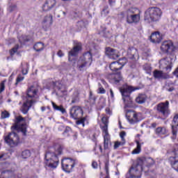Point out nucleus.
<instances>
[{"label":"nucleus","mask_w":178,"mask_h":178,"mask_svg":"<svg viewBox=\"0 0 178 178\" xmlns=\"http://www.w3.org/2000/svg\"><path fill=\"white\" fill-rule=\"evenodd\" d=\"M156 111L159 115L163 118H168L170 115V110L169 109V101L165 102H161L156 105Z\"/></svg>","instance_id":"9"},{"label":"nucleus","mask_w":178,"mask_h":178,"mask_svg":"<svg viewBox=\"0 0 178 178\" xmlns=\"http://www.w3.org/2000/svg\"><path fill=\"white\" fill-rule=\"evenodd\" d=\"M23 80H24V77L22 76H19L17 78V83H20V81H23Z\"/></svg>","instance_id":"57"},{"label":"nucleus","mask_w":178,"mask_h":178,"mask_svg":"<svg viewBox=\"0 0 178 178\" xmlns=\"http://www.w3.org/2000/svg\"><path fill=\"white\" fill-rule=\"evenodd\" d=\"M150 41L154 44H159L162 41V35L159 32H154L150 35Z\"/></svg>","instance_id":"24"},{"label":"nucleus","mask_w":178,"mask_h":178,"mask_svg":"<svg viewBox=\"0 0 178 178\" xmlns=\"http://www.w3.org/2000/svg\"><path fill=\"white\" fill-rule=\"evenodd\" d=\"M177 130H178V114L175 115L172 120V132L173 138H176V136H177Z\"/></svg>","instance_id":"22"},{"label":"nucleus","mask_w":178,"mask_h":178,"mask_svg":"<svg viewBox=\"0 0 178 178\" xmlns=\"http://www.w3.org/2000/svg\"><path fill=\"white\" fill-rule=\"evenodd\" d=\"M106 92V90L103 87H99L98 89V94H105Z\"/></svg>","instance_id":"53"},{"label":"nucleus","mask_w":178,"mask_h":178,"mask_svg":"<svg viewBox=\"0 0 178 178\" xmlns=\"http://www.w3.org/2000/svg\"><path fill=\"white\" fill-rule=\"evenodd\" d=\"M161 51H163V52H165V53L173 52L175 49L173 42H172L171 40H165L161 44Z\"/></svg>","instance_id":"13"},{"label":"nucleus","mask_w":178,"mask_h":178,"mask_svg":"<svg viewBox=\"0 0 178 178\" xmlns=\"http://www.w3.org/2000/svg\"><path fill=\"white\" fill-rule=\"evenodd\" d=\"M79 120H78L76 121V124H83V126H84V122H86V118H79Z\"/></svg>","instance_id":"49"},{"label":"nucleus","mask_w":178,"mask_h":178,"mask_svg":"<svg viewBox=\"0 0 178 178\" xmlns=\"http://www.w3.org/2000/svg\"><path fill=\"white\" fill-rule=\"evenodd\" d=\"M58 56H59V58H62V56H64L65 54H63V52L62 51V50H59L57 53Z\"/></svg>","instance_id":"58"},{"label":"nucleus","mask_w":178,"mask_h":178,"mask_svg":"<svg viewBox=\"0 0 178 178\" xmlns=\"http://www.w3.org/2000/svg\"><path fill=\"white\" fill-rule=\"evenodd\" d=\"M110 94L111 98H115V95H113V90L112 89H110Z\"/></svg>","instance_id":"60"},{"label":"nucleus","mask_w":178,"mask_h":178,"mask_svg":"<svg viewBox=\"0 0 178 178\" xmlns=\"http://www.w3.org/2000/svg\"><path fill=\"white\" fill-rule=\"evenodd\" d=\"M151 127H153V129H155L156 127V123L154 122L151 124Z\"/></svg>","instance_id":"64"},{"label":"nucleus","mask_w":178,"mask_h":178,"mask_svg":"<svg viewBox=\"0 0 178 178\" xmlns=\"http://www.w3.org/2000/svg\"><path fill=\"white\" fill-rule=\"evenodd\" d=\"M79 101H80V98L79 97V93H74L72 97L71 104H77L79 103Z\"/></svg>","instance_id":"36"},{"label":"nucleus","mask_w":178,"mask_h":178,"mask_svg":"<svg viewBox=\"0 0 178 178\" xmlns=\"http://www.w3.org/2000/svg\"><path fill=\"white\" fill-rule=\"evenodd\" d=\"M81 42L75 43L73 49L69 51V56H77L82 49Z\"/></svg>","instance_id":"19"},{"label":"nucleus","mask_w":178,"mask_h":178,"mask_svg":"<svg viewBox=\"0 0 178 178\" xmlns=\"http://www.w3.org/2000/svg\"><path fill=\"white\" fill-rule=\"evenodd\" d=\"M106 13H108V10H106V9H103V10L102 11V15H106Z\"/></svg>","instance_id":"62"},{"label":"nucleus","mask_w":178,"mask_h":178,"mask_svg":"<svg viewBox=\"0 0 178 178\" xmlns=\"http://www.w3.org/2000/svg\"><path fill=\"white\" fill-rule=\"evenodd\" d=\"M52 17H53L52 15L49 14L46 15L43 19L42 24L44 30H47V29H49V27L52 26V24L54 23V20L52 19Z\"/></svg>","instance_id":"18"},{"label":"nucleus","mask_w":178,"mask_h":178,"mask_svg":"<svg viewBox=\"0 0 178 178\" xmlns=\"http://www.w3.org/2000/svg\"><path fill=\"white\" fill-rule=\"evenodd\" d=\"M87 63H84L81 60H79L77 63V69L79 72H84L86 67H87Z\"/></svg>","instance_id":"31"},{"label":"nucleus","mask_w":178,"mask_h":178,"mask_svg":"<svg viewBox=\"0 0 178 178\" xmlns=\"http://www.w3.org/2000/svg\"><path fill=\"white\" fill-rule=\"evenodd\" d=\"M118 63H120V65L122 66V67H123L124 65L127 63V58H126L125 57L120 58L118 60Z\"/></svg>","instance_id":"43"},{"label":"nucleus","mask_w":178,"mask_h":178,"mask_svg":"<svg viewBox=\"0 0 178 178\" xmlns=\"http://www.w3.org/2000/svg\"><path fill=\"white\" fill-rule=\"evenodd\" d=\"M141 172H143V166L138 163V160L136 161V164H134L127 172V178H140Z\"/></svg>","instance_id":"8"},{"label":"nucleus","mask_w":178,"mask_h":178,"mask_svg":"<svg viewBox=\"0 0 178 178\" xmlns=\"http://www.w3.org/2000/svg\"><path fill=\"white\" fill-rule=\"evenodd\" d=\"M168 131H166V128L165 127H158L156 129V134H160L161 136H163L166 134Z\"/></svg>","instance_id":"34"},{"label":"nucleus","mask_w":178,"mask_h":178,"mask_svg":"<svg viewBox=\"0 0 178 178\" xmlns=\"http://www.w3.org/2000/svg\"><path fill=\"white\" fill-rule=\"evenodd\" d=\"M173 63H172V57H167L162 58L159 61V67L163 70H166L167 73H169L172 70Z\"/></svg>","instance_id":"11"},{"label":"nucleus","mask_w":178,"mask_h":178,"mask_svg":"<svg viewBox=\"0 0 178 178\" xmlns=\"http://www.w3.org/2000/svg\"><path fill=\"white\" fill-rule=\"evenodd\" d=\"M16 9H17V6L16 4H13L9 6L8 11L15 12V10H16Z\"/></svg>","instance_id":"45"},{"label":"nucleus","mask_w":178,"mask_h":178,"mask_svg":"<svg viewBox=\"0 0 178 178\" xmlns=\"http://www.w3.org/2000/svg\"><path fill=\"white\" fill-rule=\"evenodd\" d=\"M96 99L97 98H95V96L89 97V102H90V104H92V105H94L95 104Z\"/></svg>","instance_id":"51"},{"label":"nucleus","mask_w":178,"mask_h":178,"mask_svg":"<svg viewBox=\"0 0 178 178\" xmlns=\"http://www.w3.org/2000/svg\"><path fill=\"white\" fill-rule=\"evenodd\" d=\"M79 60H81L82 62L89 65V66H91V63H92V55H91V53L89 51H87L81 56Z\"/></svg>","instance_id":"21"},{"label":"nucleus","mask_w":178,"mask_h":178,"mask_svg":"<svg viewBox=\"0 0 178 178\" xmlns=\"http://www.w3.org/2000/svg\"><path fill=\"white\" fill-rule=\"evenodd\" d=\"M77 133H75L74 135H73V140L74 141H76V139L77 138Z\"/></svg>","instance_id":"63"},{"label":"nucleus","mask_w":178,"mask_h":178,"mask_svg":"<svg viewBox=\"0 0 178 178\" xmlns=\"http://www.w3.org/2000/svg\"><path fill=\"white\" fill-rule=\"evenodd\" d=\"M139 165L145 166H151L155 163V161L151 157H140L137 159Z\"/></svg>","instance_id":"15"},{"label":"nucleus","mask_w":178,"mask_h":178,"mask_svg":"<svg viewBox=\"0 0 178 178\" xmlns=\"http://www.w3.org/2000/svg\"><path fill=\"white\" fill-rule=\"evenodd\" d=\"M143 69L145 70L146 73H151V67L148 65H143Z\"/></svg>","instance_id":"46"},{"label":"nucleus","mask_w":178,"mask_h":178,"mask_svg":"<svg viewBox=\"0 0 178 178\" xmlns=\"http://www.w3.org/2000/svg\"><path fill=\"white\" fill-rule=\"evenodd\" d=\"M22 72L24 75H26L27 74V73H29V67H27L26 70L24 69H22Z\"/></svg>","instance_id":"59"},{"label":"nucleus","mask_w":178,"mask_h":178,"mask_svg":"<svg viewBox=\"0 0 178 178\" xmlns=\"http://www.w3.org/2000/svg\"><path fill=\"white\" fill-rule=\"evenodd\" d=\"M71 133H72V128H70V127H66L63 134V136H65V137H69Z\"/></svg>","instance_id":"38"},{"label":"nucleus","mask_w":178,"mask_h":178,"mask_svg":"<svg viewBox=\"0 0 178 178\" xmlns=\"http://www.w3.org/2000/svg\"><path fill=\"white\" fill-rule=\"evenodd\" d=\"M102 130L103 131L104 137H109V133H108V125L102 127Z\"/></svg>","instance_id":"40"},{"label":"nucleus","mask_w":178,"mask_h":178,"mask_svg":"<svg viewBox=\"0 0 178 178\" xmlns=\"http://www.w3.org/2000/svg\"><path fill=\"white\" fill-rule=\"evenodd\" d=\"M74 160L69 158L62 159L61 166L63 170L67 173H70L72 169L74 168Z\"/></svg>","instance_id":"10"},{"label":"nucleus","mask_w":178,"mask_h":178,"mask_svg":"<svg viewBox=\"0 0 178 178\" xmlns=\"http://www.w3.org/2000/svg\"><path fill=\"white\" fill-rule=\"evenodd\" d=\"M56 6V0H46L42 9L44 12H47V10H51L53 8H55Z\"/></svg>","instance_id":"20"},{"label":"nucleus","mask_w":178,"mask_h":178,"mask_svg":"<svg viewBox=\"0 0 178 178\" xmlns=\"http://www.w3.org/2000/svg\"><path fill=\"white\" fill-rule=\"evenodd\" d=\"M21 156L23 159H27L30 158V156H31V152H30V150H29V149L24 150L22 152Z\"/></svg>","instance_id":"35"},{"label":"nucleus","mask_w":178,"mask_h":178,"mask_svg":"<svg viewBox=\"0 0 178 178\" xmlns=\"http://www.w3.org/2000/svg\"><path fill=\"white\" fill-rule=\"evenodd\" d=\"M55 152H47L45 154L44 159H46V166L51 168V169H56L59 163V159L58 155L62 154L63 147L60 145H56L54 147Z\"/></svg>","instance_id":"2"},{"label":"nucleus","mask_w":178,"mask_h":178,"mask_svg":"<svg viewBox=\"0 0 178 178\" xmlns=\"http://www.w3.org/2000/svg\"><path fill=\"white\" fill-rule=\"evenodd\" d=\"M26 120L22 115L16 117V122L11 127L12 130L17 133H22V136H27V125L25 124Z\"/></svg>","instance_id":"5"},{"label":"nucleus","mask_w":178,"mask_h":178,"mask_svg":"<svg viewBox=\"0 0 178 178\" xmlns=\"http://www.w3.org/2000/svg\"><path fill=\"white\" fill-rule=\"evenodd\" d=\"M120 137L121 138V140L124 143V137H126V131H122L120 134Z\"/></svg>","instance_id":"50"},{"label":"nucleus","mask_w":178,"mask_h":178,"mask_svg":"<svg viewBox=\"0 0 178 178\" xmlns=\"http://www.w3.org/2000/svg\"><path fill=\"white\" fill-rule=\"evenodd\" d=\"M10 156L6 153H2L0 154V161H6V159H9Z\"/></svg>","instance_id":"42"},{"label":"nucleus","mask_w":178,"mask_h":178,"mask_svg":"<svg viewBox=\"0 0 178 178\" xmlns=\"http://www.w3.org/2000/svg\"><path fill=\"white\" fill-rule=\"evenodd\" d=\"M105 54L110 59L116 60L119 58V51L111 47L106 48Z\"/></svg>","instance_id":"16"},{"label":"nucleus","mask_w":178,"mask_h":178,"mask_svg":"<svg viewBox=\"0 0 178 178\" xmlns=\"http://www.w3.org/2000/svg\"><path fill=\"white\" fill-rule=\"evenodd\" d=\"M109 79L111 80V83H115V84L119 83V82L122 81V79L123 77L122 76V74L120 72L111 74L109 76Z\"/></svg>","instance_id":"25"},{"label":"nucleus","mask_w":178,"mask_h":178,"mask_svg":"<svg viewBox=\"0 0 178 178\" xmlns=\"http://www.w3.org/2000/svg\"><path fill=\"white\" fill-rule=\"evenodd\" d=\"M123 144H124V143L119 141L115 142L114 145V149H116V148H119V147H120V145H123Z\"/></svg>","instance_id":"48"},{"label":"nucleus","mask_w":178,"mask_h":178,"mask_svg":"<svg viewBox=\"0 0 178 178\" xmlns=\"http://www.w3.org/2000/svg\"><path fill=\"white\" fill-rule=\"evenodd\" d=\"M55 88H57L58 91L56 92L57 97L63 98V95L66 94V91L62 90L63 85L60 81H56L54 83Z\"/></svg>","instance_id":"23"},{"label":"nucleus","mask_w":178,"mask_h":178,"mask_svg":"<svg viewBox=\"0 0 178 178\" xmlns=\"http://www.w3.org/2000/svg\"><path fill=\"white\" fill-rule=\"evenodd\" d=\"M33 49H35L36 52H40V51H42V49H44V43L38 42L35 44V45L33 46Z\"/></svg>","instance_id":"33"},{"label":"nucleus","mask_w":178,"mask_h":178,"mask_svg":"<svg viewBox=\"0 0 178 178\" xmlns=\"http://www.w3.org/2000/svg\"><path fill=\"white\" fill-rule=\"evenodd\" d=\"M51 105H52L54 111H58L59 112H61V113L63 115H64V113H66V109H65V108H63V106H62V105L58 106L54 102H51Z\"/></svg>","instance_id":"30"},{"label":"nucleus","mask_w":178,"mask_h":178,"mask_svg":"<svg viewBox=\"0 0 178 178\" xmlns=\"http://www.w3.org/2000/svg\"><path fill=\"white\" fill-rule=\"evenodd\" d=\"M153 76L154 79H156L157 80H166L170 77L168 73H165L163 71L158 70H155L153 72Z\"/></svg>","instance_id":"17"},{"label":"nucleus","mask_w":178,"mask_h":178,"mask_svg":"<svg viewBox=\"0 0 178 178\" xmlns=\"http://www.w3.org/2000/svg\"><path fill=\"white\" fill-rule=\"evenodd\" d=\"M138 53L137 52V49L134 47H129L127 50V56L129 59H134V56H137Z\"/></svg>","instance_id":"27"},{"label":"nucleus","mask_w":178,"mask_h":178,"mask_svg":"<svg viewBox=\"0 0 178 178\" xmlns=\"http://www.w3.org/2000/svg\"><path fill=\"white\" fill-rule=\"evenodd\" d=\"M102 123L104 124V125H108V118H106V117H103V118H102Z\"/></svg>","instance_id":"55"},{"label":"nucleus","mask_w":178,"mask_h":178,"mask_svg":"<svg viewBox=\"0 0 178 178\" xmlns=\"http://www.w3.org/2000/svg\"><path fill=\"white\" fill-rule=\"evenodd\" d=\"M92 167L93 168V169H97L98 168V163H97L96 161H93L92 163Z\"/></svg>","instance_id":"56"},{"label":"nucleus","mask_w":178,"mask_h":178,"mask_svg":"<svg viewBox=\"0 0 178 178\" xmlns=\"http://www.w3.org/2000/svg\"><path fill=\"white\" fill-rule=\"evenodd\" d=\"M109 67L112 72H117V70H120L122 68L118 61L111 63Z\"/></svg>","instance_id":"28"},{"label":"nucleus","mask_w":178,"mask_h":178,"mask_svg":"<svg viewBox=\"0 0 178 178\" xmlns=\"http://www.w3.org/2000/svg\"><path fill=\"white\" fill-rule=\"evenodd\" d=\"M38 97V88L34 86L29 87L26 91V100L21 107V111L24 115H27L30 108L37 102Z\"/></svg>","instance_id":"1"},{"label":"nucleus","mask_w":178,"mask_h":178,"mask_svg":"<svg viewBox=\"0 0 178 178\" xmlns=\"http://www.w3.org/2000/svg\"><path fill=\"white\" fill-rule=\"evenodd\" d=\"M5 91V82L2 81L0 83V92Z\"/></svg>","instance_id":"52"},{"label":"nucleus","mask_w":178,"mask_h":178,"mask_svg":"<svg viewBox=\"0 0 178 178\" xmlns=\"http://www.w3.org/2000/svg\"><path fill=\"white\" fill-rule=\"evenodd\" d=\"M140 116L141 113H136V111H128L127 113V118L130 123H136V122H139Z\"/></svg>","instance_id":"14"},{"label":"nucleus","mask_w":178,"mask_h":178,"mask_svg":"<svg viewBox=\"0 0 178 178\" xmlns=\"http://www.w3.org/2000/svg\"><path fill=\"white\" fill-rule=\"evenodd\" d=\"M10 116V114L9 113V112H8L6 111L1 112V119H6V118H9Z\"/></svg>","instance_id":"44"},{"label":"nucleus","mask_w":178,"mask_h":178,"mask_svg":"<svg viewBox=\"0 0 178 178\" xmlns=\"http://www.w3.org/2000/svg\"><path fill=\"white\" fill-rule=\"evenodd\" d=\"M108 2L110 3V5H113L115 3V2H116V0H108Z\"/></svg>","instance_id":"61"},{"label":"nucleus","mask_w":178,"mask_h":178,"mask_svg":"<svg viewBox=\"0 0 178 178\" xmlns=\"http://www.w3.org/2000/svg\"><path fill=\"white\" fill-rule=\"evenodd\" d=\"M162 16V10L158 7L149 8L145 12V20L147 23L150 22H158Z\"/></svg>","instance_id":"4"},{"label":"nucleus","mask_w":178,"mask_h":178,"mask_svg":"<svg viewBox=\"0 0 178 178\" xmlns=\"http://www.w3.org/2000/svg\"><path fill=\"white\" fill-rule=\"evenodd\" d=\"M127 23L129 24L140 22V13H141V11L138 8H131L127 10Z\"/></svg>","instance_id":"6"},{"label":"nucleus","mask_w":178,"mask_h":178,"mask_svg":"<svg viewBox=\"0 0 178 178\" xmlns=\"http://www.w3.org/2000/svg\"><path fill=\"white\" fill-rule=\"evenodd\" d=\"M17 49H19V45H16L14 48L10 51V55H15L16 52H17Z\"/></svg>","instance_id":"47"},{"label":"nucleus","mask_w":178,"mask_h":178,"mask_svg":"<svg viewBox=\"0 0 178 178\" xmlns=\"http://www.w3.org/2000/svg\"><path fill=\"white\" fill-rule=\"evenodd\" d=\"M135 101L139 104H145V101H147V95L145 94H139Z\"/></svg>","instance_id":"29"},{"label":"nucleus","mask_w":178,"mask_h":178,"mask_svg":"<svg viewBox=\"0 0 178 178\" xmlns=\"http://www.w3.org/2000/svg\"><path fill=\"white\" fill-rule=\"evenodd\" d=\"M70 115L73 119H81L83 118V109L79 106H74L70 109Z\"/></svg>","instance_id":"12"},{"label":"nucleus","mask_w":178,"mask_h":178,"mask_svg":"<svg viewBox=\"0 0 178 178\" xmlns=\"http://www.w3.org/2000/svg\"><path fill=\"white\" fill-rule=\"evenodd\" d=\"M104 149H108L109 145V136H104Z\"/></svg>","instance_id":"39"},{"label":"nucleus","mask_w":178,"mask_h":178,"mask_svg":"<svg viewBox=\"0 0 178 178\" xmlns=\"http://www.w3.org/2000/svg\"><path fill=\"white\" fill-rule=\"evenodd\" d=\"M137 148L134 149L132 152V154H140L141 152V145L138 140L136 141Z\"/></svg>","instance_id":"37"},{"label":"nucleus","mask_w":178,"mask_h":178,"mask_svg":"<svg viewBox=\"0 0 178 178\" xmlns=\"http://www.w3.org/2000/svg\"><path fill=\"white\" fill-rule=\"evenodd\" d=\"M106 175H109V163H105V168Z\"/></svg>","instance_id":"54"},{"label":"nucleus","mask_w":178,"mask_h":178,"mask_svg":"<svg viewBox=\"0 0 178 178\" xmlns=\"http://www.w3.org/2000/svg\"><path fill=\"white\" fill-rule=\"evenodd\" d=\"M133 91H136V88L130 86H124L120 88L124 108H133V106H134V104H133V98L130 97V95Z\"/></svg>","instance_id":"3"},{"label":"nucleus","mask_w":178,"mask_h":178,"mask_svg":"<svg viewBox=\"0 0 178 178\" xmlns=\"http://www.w3.org/2000/svg\"><path fill=\"white\" fill-rule=\"evenodd\" d=\"M87 23H86V22L83 21V20H81V21H79L77 23H76V26L77 27H79V29H84V27H86Z\"/></svg>","instance_id":"41"},{"label":"nucleus","mask_w":178,"mask_h":178,"mask_svg":"<svg viewBox=\"0 0 178 178\" xmlns=\"http://www.w3.org/2000/svg\"><path fill=\"white\" fill-rule=\"evenodd\" d=\"M100 31L99 34H101L103 35V37H105L106 38H108L111 36V33H109V31H106V28L105 26H101Z\"/></svg>","instance_id":"32"},{"label":"nucleus","mask_w":178,"mask_h":178,"mask_svg":"<svg viewBox=\"0 0 178 178\" xmlns=\"http://www.w3.org/2000/svg\"><path fill=\"white\" fill-rule=\"evenodd\" d=\"M169 163L172 168L178 172V156L175 155L169 158Z\"/></svg>","instance_id":"26"},{"label":"nucleus","mask_w":178,"mask_h":178,"mask_svg":"<svg viewBox=\"0 0 178 178\" xmlns=\"http://www.w3.org/2000/svg\"><path fill=\"white\" fill-rule=\"evenodd\" d=\"M4 141L11 148H15V147H17L20 144V138L16 132L13 131L4 136Z\"/></svg>","instance_id":"7"}]
</instances>
